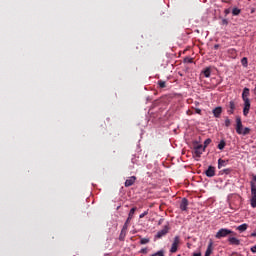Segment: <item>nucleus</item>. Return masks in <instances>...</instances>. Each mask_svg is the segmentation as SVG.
<instances>
[{"label": "nucleus", "instance_id": "ea45409f", "mask_svg": "<svg viewBox=\"0 0 256 256\" xmlns=\"http://www.w3.org/2000/svg\"><path fill=\"white\" fill-rule=\"evenodd\" d=\"M130 222H131V220H129V218H127L126 223L129 225Z\"/></svg>", "mask_w": 256, "mask_h": 256}, {"label": "nucleus", "instance_id": "dca6fc26", "mask_svg": "<svg viewBox=\"0 0 256 256\" xmlns=\"http://www.w3.org/2000/svg\"><path fill=\"white\" fill-rule=\"evenodd\" d=\"M211 253H213V243L212 242L209 243L207 250L205 252V256H211Z\"/></svg>", "mask_w": 256, "mask_h": 256}, {"label": "nucleus", "instance_id": "cd10ccee", "mask_svg": "<svg viewBox=\"0 0 256 256\" xmlns=\"http://www.w3.org/2000/svg\"><path fill=\"white\" fill-rule=\"evenodd\" d=\"M147 243H149V238H142V239L140 240V244H141V245H147Z\"/></svg>", "mask_w": 256, "mask_h": 256}, {"label": "nucleus", "instance_id": "c756f323", "mask_svg": "<svg viewBox=\"0 0 256 256\" xmlns=\"http://www.w3.org/2000/svg\"><path fill=\"white\" fill-rule=\"evenodd\" d=\"M147 215H149V210H147V211H145L144 213L140 214V215H139V218H140V219H143V217H145V216H147Z\"/></svg>", "mask_w": 256, "mask_h": 256}, {"label": "nucleus", "instance_id": "2eb2a0df", "mask_svg": "<svg viewBox=\"0 0 256 256\" xmlns=\"http://www.w3.org/2000/svg\"><path fill=\"white\" fill-rule=\"evenodd\" d=\"M249 95H250L249 88H244L242 92V99L243 100L249 99Z\"/></svg>", "mask_w": 256, "mask_h": 256}, {"label": "nucleus", "instance_id": "393cba45", "mask_svg": "<svg viewBox=\"0 0 256 256\" xmlns=\"http://www.w3.org/2000/svg\"><path fill=\"white\" fill-rule=\"evenodd\" d=\"M251 133V129L246 127L242 129V135H249Z\"/></svg>", "mask_w": 256, "mask_h": 256}, {"label": "nucleus", "instance_id": "6ab92c4d", "mask_svg": "<svg viewBox=\"0 0 256 256\" xmlns=\"http://www.w3.org/2000/svg\"><path fill=\"white\" fill-rule=\"evenodd\" d=\"M226 145L227 143L225 142V140H221L218 144V149H220V151H223Z\"/></svg>", "mask_w": 256, "mask_h": 256}, {"label": "nucleus", "instance_id": "a211bd4d", "mask_svg": "<svg viewBox=\"0 0 256 256\" xmlns=\"http://www.w3.org/2000/svg\"><path fill=\"white\" fill-rule=\"evenodd\" d=\"M137 211V207L131 208L129 214H128V221H131L133 219V216L135 215V212Z\"/></svg>", "mask_w": 256, "mask_h": 256}, {"label": "nucleus", "instance_id": "412c9836", "mask_svg": "<svg viewBox=\"0 0 256 256\" xmlns=\"http://www.w3.org/2000/svg\"><path fill=\"white\" fill-rule=\"evenodd\" d=\"M231 171H233V169L231 168H226L220 171L221 175L225 174V175H229L231 173Z\"/></svg>", "mask_w": 256, "mask_h": 256}, {"label": "nucleus", "instance_id": "20e7f679", "mask_svg": "<svg viewBox=\"0 0 256 256\" xmlns=\"http://www.w3.org/2000/svg\"><path fill=\"white\" fill-rule=\"evenodd\" d=\"M179 243H181V238L179 236H175L174 241L171 246V249H170V253H177Z\"/></svg>", "mask_w": 256, "mask_h": 256}, {"label": "nucleus", "instance_id": "4468645a", "mask_svg": "<svg viewBox=\"0 0 256 256\" xmlns=\"http://www.w3.org/2000/svg\"><path fill=\"white\" fill-rule=\"evenodd\" d=\"M239 129H243V122L241 121V117H236V131H239Z\"/></svg>", "mask_w": 256, "mask_h": 256}, {"label": "nucleus", "instance_id": "a19ab883", "mask_svg": "<svg viewBox=\"0 0 256 256\" xmlns=\"http://www.w3.org/2000/svg\"><path fill=\"white\" fill-rule=\"evenodd\" d=\"M253 181H255V182H256V175H254V176H253Z\"/></svg>", "mask_w": 256, "mask_h": 256}, {"label": "nucleus", "instance_id": "c85d7f7f", "mask_svg": "<svg viewBox=\"0 0 256 256\" xmlns=\"http://www.w3.org/2000/svg\"><path fill=\"white\" fill-rule=\"evenodd\" d=\"M225 127H231V119H229V117L225 119Z\"/></svg>", "mask_w": 256, "mask_h": 256}, {"label": "nucleus", "instance_id": "f8f14e48", "mask_svg": "<svg viewBox=\"0 0 256 256\" xmlns=\"http://www.w3.org/2000/svg\"><path fill=\"white\" fill-rule=\"evenodd\" d=\"M227 163L229 160L218 159V169H223V167H227Z\"/></svg>", "mask_w": 256, "mask_h": 256}, {"label": "nucleus", "instance_id": "72a5a7b5", "mask_svg": "<svg viewBox=\"0 0 256 256\" xmlns=\"http://www.w3.org/2000/svg\"><path fill=\"white\" fill-rule=\"evenodd\" d=\"M195 113H197L198 115H201V109L196 108V109H195Z\"/></svg>", "mask_w": 256, "mask_h": 256}, {"label": "nucleus", "instance_id": "2f4dec72", "mask_svg": "<svg viewBox=\"0 0 256 256\" xmlns=\"http://www.w3.org/2000/svg\"><path fill=\"white\" fill-rule=\"evenodd\" d=\"M250 251L252 253H256V244L250 248Z\"/></svg>", "mask_w": 256, "mask_h": 256}, {"label": "nucleus", "instance_id": "aec40b11", "mask_svg": "<svg viewBox=\"0 0 256 256\" xmlns=\"http://www.w3.org/2000/svg\"><path fill=\"white\" fill-rule=\"evenodd\" d=\"M202 73L204 77H207V78L211 77V68H206L205 70H203Z\"/></svg>", "mask_w": 256, "mask_h": 256}, {"label": "nucleus", "instance_id": "6e6552de", "mask_svg": "<svg viewBox=\"0 0 256 256\" xmlns=\"http://www.w3.org/2000/svg\"><path fill=\"white\" fill-rule=\"evenodd\" d=\"M187 207H189V200H187V198H183L180 202L181 211H187Z\"/></svg>", "mask_w": 256, "mask_h": 256}, {"label": "nucleus", "instance_id": "423d86ee", "mask_svg": "<svg viewBox=\"0 0 256 256\" xmlns=\"http://www.w3.org/2000/svg\"><path fill=\"white\" fill-rule=\"evenodd\" d=\"M244 101L243 115L247 117L249 115V110L251 109V100L246 99Z\"/></svg>", "mask_w": 256, "mask_h": 256}, {"label": "nucleus", "instance_id": "37998d69", "mask_svg": "<svg viewBox=\"0 0 256 256\" xmlns=\"http://www.w3.org/2000/svg\"><path fill=\"white\" fill-rule=\"evenodd\" d=\"M188 62L191 63V59H189Z\"/></svg>", "mask_w": 256, "mask_h": 256}, {"label": "nucleus", "instance_id": "f704fd0d", "mask_svg": "<svg viewBox=\"0 0 256 256\" xmlns=\"http://www.w3.org/2000/svg\"><path fill=\"white\" fill-rule=\"evenodd\" d=\"M163 221H165V219L161 218V219L158 221V225H163Z\"/></svg>", "mask_w": 256, "mask_h": 256}, {"label": "nucleus", "instance_id": "f3484780", "mask_svg": "<svg viewBox=\"0 0 256 256\" xmlns=\"http://www.w3.org/2000/svg\"><path fill=\"white\" fill-rule=\"evenodd\" d=\"M249 225L244 223V224H241L237 227V231H240V233H243L245 232L246 229H248Z\"/></svg>", "mask_w": 256, "mask_h": 256}, {"label": "nucleus", "instance_id": "79ce46f5", "mask_svg": "<svg viewBox=\"0 0 256 256\" xmlns=\"http://www.w3.org/2000/svg\"><path fill=\"white\" fill-rule=\"evenodd\" d=\"M225 13H229V10H225Z\"/></svg>", "mask_w": 256, "mask_h": 256}, {"label": "nucleus", "instance_id": "4be33fe9", "mask_svg": "<svg viewBox=\"0 0 256 256\" xmlns=\"http://www.w3.org/2000/svg\"><path fill=\"white\" fill-rule=\"evenodd\" d=\"M158 85H159L160 89H165L167 87L165 81H163V80H159Z\"/></svg>", "mask_w": 256, "mask_h": 256}, {"label": "nucleus", "instance_id": "58836bf2", "mask_svg": "<svg viewBox=\"0 0 256 256\" xmlns=\"http://www.w3.org/2000/svg\"><path fill=\"white\" fill-rule=\"evenodd\" d=\"M214 49H219V44L214 45Z\"/></svg>", "mask_w": 256, "mask_h": 256}, {"label": "nucleus", "instance_id": "f257e3e1", "mask_svg": "<svg viewBox=\"0 0 256 256\" xmlns=\"http://www.w3.org/2000/svg\"><path fill=\"white\" fill-rule=\"evenodd\" d=\"M251 187V199H250V205L253 209L256 208V185L255 182H250Z\"/></svg>", "mask_w": 256, "mask_h": 256}, {"label": "nucleus", "instance_id": "473e14b6", "mask_svg": "<svg viewBox=\"0 0 256 256\" xmlns=\"http://www.w3.org/2000/svg\"><path fill=\"white\" fill-rule=\"evenodd\" d=\"M236 133H237L238 135H242V133H243V128H239V130H236Z\"/></svg>", "mask_w": 256, "mask_h": 256}, {"label": "nucleus", "instance_id": "ddd939ff", "mask_svg": "<svg viewBox=\"0 0 256 256\" xmlns=\"http://www.w3.org/2000/svg\"><path fill=\"white\" fill-rule=\"evenodd\" d=\"M228 241L230 245H241V241L235 237H229Z\"/></svg>", "mask_w": 256, "mask_h": 256}, {"label": "nucleus", "instance_id": "7ed1b4c3", "mask_svg": "<svg viewBox=\"0 0 256 256\" xmlns=\"http://www.w3.org/2000/svg\"><path fill=\"white\" fill-rule=\"evenodd\" d=\"M171 230V227H169V224L165 225L164 228L157 232L155 235V239H161L162 237H165L167 233Z\"/></svg>", "mask_w": 256, "mask_h": 256}, {"label": "nucleus", "instance_id": "4c0bfd02", "mask_svg": "<svg viewBox=\"0 0 256 256\" xmlns=\"http://www.w3.org/2000/svg\"><path fill=\"white\" fill-rule=\"evenodd\" d=\"M193 256H201V252H199V253H194Z\"/></svg>", "mask_w": 256, "mask_h": 256}, {"label": "nucleus", "instance_id": "9d476101", "mask_svg": "<svg viewBox=\"0 0 256 256\" xmlns=\"http://www.w3.org/2000/svg\"><path fill=\"white\" fill-rule=\"evenodd\" d=\"M206 177H215V167L209 166L208 169L205 171Z\"/></svg>", "mask_w": 256, "mask_h": 256}, {"label": "nucleus", "instance_id": "0eeeda50", "mask_svg": "<svg viewBox=\"0 0 256 256\" xmlns=\"http://www.w3.org/2000/svg\"><path fill=\"white\" fill-rule=\"evenodd\" d=\"M235 109H236V105H235V101H230L228 104V110L227 113L229 115H233V113H235Z\"/></svg>", "mask_w": 256, "mask_h": 256}, {"label": "nucleus", "instance_id": "c9c22d12", "mask_svg": "<svg viewBox=\"0 0 256 256\" xmlns=\"http://www.w3.org/2000/svg\"><path fill=\"white\" fill-rule=\"evenodd\" d=\"M140 253L147 254V248H143V249H141Z\"/></svg>", "mask_w": 256, "mask_h": 256}, {"label": "nucleus", "instance_id": "e433bc0d", "mask_svg": "<svg viewBox=\"0 0 256 256\" xmlns=\"http://www.w3.org/2000/svg\"><path fill=\"white\" fill-rule=\"evenodd\" d=\"M250 237H256V230H254V232L251 233Z\"/></svg>", "mask_w": 256, "mask_h": 256}, {"label": "nucleus", "instance_id": "f03ea898", "mask_svg": "<svg viewBox=\"0 0 256 256\" xmlns=\"http://www.w3.org/2000/svg\"><path fill=\"white\" fill-rule=\"evenodd\" d=\"M234 232L227 228H221L215 235L216 239H223V237H228V235H233Z\"/></svg>", "mask_w": 256, "mask_h": 256}, {"label": "nucleus", "instance_id": "39448f33", "mask_svg": "<svg viewBox=\"0 0 256 256\" xmlns=\"http://www.w3.org/2000/svg\"><path fill=\"white\" fill-rule=\"evenodd\" d=\"M203 153H205V149H204L203 145L197 144L194 146L195 157H201V155H203Z\"/></svg>", "mask_w": 256, "mask_h": 256}, {"label": "nucleus", "instance_id": "1a4fd4ad", "mask_svg": "<svg viewBox=\"0 0 256 256\" xmlns=\"http://www.w3.org/2000/svg\"><path fill=\"white\" fill-rule=\"evenodd\" d=\"M212 113H213L214 117L219 119V117H221V113H223V108H221V106H218L215 109H213Z\"/></svg>", "mask_w": 256, "mask_h": 256}, {"label": "nucleus", "instance_id": "b1692460", "mask_svg": "<svg viewBox=\"0 0 256 256\" xmlns=\"http://www.w3.org/2000/svg\"><path fill=\"white\" fill-rule=\"evenodd\" d=\"M241 13V9L239 8H233L232 15L237 16Z\"/></svg>", "mask_w": 256, "mask_h": 256}, {"label": "nucleus", "instance_id": "a878e982", "mask_svg": "<svg viewBox=\"0 0 256 256\" xmlns=\"http://www.w3.org/2000/svg\"><path fill=\"white\" fill-rule=\"evenodd\" d=\"M127 227H129V224H127V222L124 223V226L122 228L120 237H123V233H125V231H127Z\"/></svg>", "mask_w": 256, "mask_h": 256}, {"label": "nucleus", "instance_id": "bb28decb", "mask_svg": "<svg viewBox=\"0 0 256 256\" xmlns=\"http://www.w3.org/2000/svg\"><path fill=\"white\" fill-rule=\"evenodd\" d=\"M241 63H242V66H243V67H247V65H248V63H249L248 60H247V57L242 58V59H241Z\"/></svg>", "mask_w": 256, "mask_h": 256}, {"label": "nucleus", "instance_id": "5701e85b", "mask_svg": "<svg viewBox=\"0 0 256 256\" xmlns=\"http://www.w3.org/2000/svg\"><path fill=\"white\" fill-rule=\"evenodd\" d=\"M211 145V138H208L204 141V146H202L204 149H207Z\"/></svg>", "mask_w": 256, "mask_h": 256}, {"label": "nucleus", "instance_id": "7c9ffc66", "mask_svg": "<svg viewBox=\"0 0 256 256\" xmlns=\"http://www.w3.org/2000/svg\"><path fill=\"white\" fill-rule=\"evenodd\" d=\"M228 52L231 54V55H237V51L235 49H230L228 50Z\"/></svg>", "mask_w": 256, "mask_h": 256}, {"label": "nucleus", "instance_id": "9b49d317", "mask_svg": "<svg viewBox=\"0 0 256 256\" xmlns=\"http://www.w3.org/2000/svg\"><path fill=\"white\" fill-rule=\"evenodd\" d=\"M135 181H137V177H135V176H131L129 179H127L126 181H125V187H131L132 185H134L135 184Z\"/></svg>", "mask_w": 256, "mask_h": 256}]
</instances>
